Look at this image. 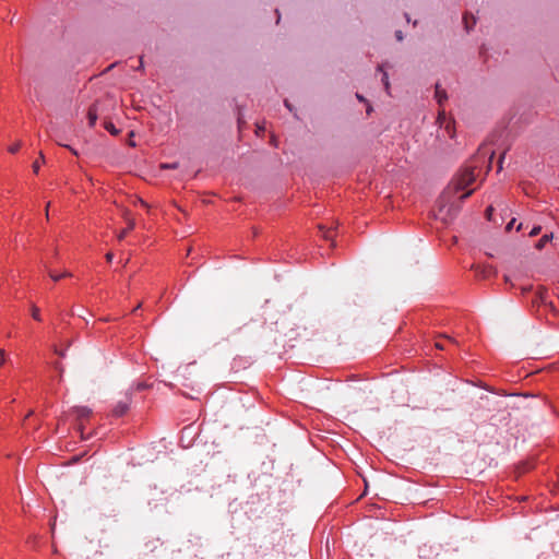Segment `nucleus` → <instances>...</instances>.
<instances>
[{"mask_svg":"<svg viewBox=\"0 0 559 559\" xmlns=\"http://www.w3.org/2000/svg\"><path fill=\"white\" fill-rule=\"evenodd\" d=\"M475 167H465L455 178L454 185L456 190L466 189L469 185H472L475 179Z\"/></svg>","mask_w":559,"mask_h":559,"instance_id":"nucleus-1","label":"nucleus"},{"mask_svg":"<svg viewBox=\"0 0 559 559\" xmlns=\"http://www.w3.org/2000/svg\"><path fill=\"white\" fill-rule=\"evenodd\" d=\"M131 404V393L127 392L120 401L117 402L112 409V415L116 417L123 416L128 411Z\"/></svg>","mask_w":559,"mask_h":559,"instance_id":"nucleus-2","label":"nucleus"},{"mask_svg":"<svg viewBox=\"0 0 559 559\" xmlns=\"http://www.w3.org/2000/svg\"><path fill=\"white\" fill-rule=\"evenodd\" d=\"M73 413L76 419L80 421L79 429L82 430L83 420L87 419L91 416L92 409L86 406H76L73 408Z\"/></svg>","mask_w":559,"mask_h":559,"instance_id":"nucleus-3","label":"nucleus"},{"mask_svg":"<svg viewBox=\"0 0 559 559\" xmlns=\"http://www.w3.org/2000/svg\"><path fill=\"white\" fill-rule=\"evenodd\" d=\"M435 97L439 105H442L443 102L448 99L447 92L444 90H441L439 84H436Z\"/></svg>","mask_w":559,"mask_h":559,"instance_id":"nucleus-4","label":"nucleus"},{"mask_svg":"<svg viewBox=\"0 0 559 559\" xmlns=\"http://www.w3.org/2000/svg\"><path fill=\"white\" fill-rule=\"evenodd\" d=\"M126 219L128 222V227L120 231V234L118 235L119 240H122L127 236L129 230L133 229L135 226V222L133 219L128 218L127 216H126Z\"/></svg>","mask_w":559,"mask_h":559,"instance_id":"nucleus-5","label":"nucleus"},{"mask_svg":"<svg viewBox=\"0 0 559 559\" xmlns=\"http://www.w3.org/2000/svg\"><path fill=\"white\" fill-rule=\"evenodd\" d=\"M87 118H88L90 126L93 127L96 123V120H97V110H96L95 106H92L88 109Z\"/></svg>","mask_w":559,"mask_h":559,"instance_id":"nucleus-6","label":"nucleus"},{"mask_svg":"<svg viewBox=\"0 0 559 559\" xmlns=\"http://www.w3.org/2000/svg\"><path fill=\"white\" fill-rule=\"evenodd\" d=\"M104 127L112 135H118L120 132V130L117 129L111 121H105Z\"/></svg>","mask_w":559,"mask_h":559,"instance_id":"nucleus-7","label":"nucleus"},{"mask_svg":"<svg viewBox=\"0 0 559 559\" xmlns=\"http://www.w3.org/2000/svg\"><path fill=\"white\" fill-rule=\"evenodd\" d=\"M480 155H483L484 157L489 155V166L488 167L490 168V164L493 158L495 152L493 151H485L483 147H480L477 153V156L475 158L478 159L480 157Z\"/></svg>","mask_w":559,"mask_h":559,"instance_id":"nucleus-8","label":"nucleus"},{"mask_svg":"<svg viewBox=\"0 0 559 559\" xmlns=\"http://www.w3.org/2000/svg\"><path fill=\"white\" fill-rule=\"evenodd\" d=\"M552 238V234L550 235H544L539 240L538 242L536 243V248L538 250L543 249L545 247V245Z\"/></svg>","mask_w":559,"mask_h":559,"instance_id":"nucleus-9","label":"nucleus"},{"mask_svg":"<svg viewBox=\"0 0 559 559\" xmlns=\"http://www.w3.org/2000/svg\"><path fill=\"white\" fill-rule=\"evenodd\" d=\"M319 229L321 230L322 236H323L326 240H331V239L333 238L332 233H331V228H325L324 226L319 225Z\"/></svg>","mask_w":559,"mask_h":559,"instance_id":"nucleus-10","label":"nucleus"},{"mask_svg":"<svg viewBox=\"0 0 559 559\" xmlns=\"http://www.w3.org/2000/svg\"><path fill=\"white\" fill-rule=\"evenodd\" d=\"M49 276L53 281H59L60 278H63V277H70V276H72V274L70 272H63L62 274H55L53 272H49Z\"/></svg>","mask_w":559,"mask_h":559,"instance_id":"nucleus-11","label":"nucleus"},{"mask_svg":"<svg viewBox=\"0 0 559 559\" xmlns=\"http://www.w3.org/2000/svg\"><path fill=\"white\" fill-rule=\"evenodd\" d=\"M31 312H32V317H33L36 321H40V320H41L39 309H38L35 305H32V306H31Z\"/></svg>","mask_w":559,"mask_h":559,"instance_id":"nucleus-12","label":"nucleus"},{"mask_svg":"<svg viewBox=\"0 0 559 559\" xmlns=\"http://www.w3.org/2000/svg\"><path fill=\"white\" fill-rule=\"evenodd\" d=\"M382 82L385 87V91L389 93L390 90V83H389V76L386 72H383Z\"/></svg>","mask_w":559,"mask_h":559,"instance_id":"nucleus-13","label":"nucleus"},{"mask_svg":"<svg viewBox=\"0 0 559 559\" xmlns=\"http://www.w3.org/2000/svg\"><path fill=\"white\" fill-rule=\"evenodd\" d=\"M20 147H21V142H16L15 144H13L9 147V152L14 154L20 150Z\"/></svg>","mask_w":559,"mask_h":559,"instance_id":"nucleus-14","label":"nucleus"},{"mask_svg":"<svg viewBox=\"0 0 559 559\" xmlns=\"http://www.w3.org/2000/svg\"><path fill=\"white\" fill-rule=\"evenodd\" d=\"M542 231V227L540 226H535L533 227V229L530 231V237H535L537 236L539 233Z\"/></svg>","mask_w":559,"mask_h":559,"instance_id":"nucleus-15","label":"nucleus"},{"mask_svg":"<svg viewBox=\"0 0 559 559\" xmlns=\"http://www.w3.org/2000/svg\"><path fill=\"white\" fill-rule=\"evenodd\" d=\"M464 22H465V27H466L467 31H469L475 25V20L474 19H473L472 24H469L467 15L464 16Z\"/></svg>","mask_w":559,"mask_h":559,"instance_id":"nucleus-16","label":"nucleus"},{"mask_svg":"<svg viewBox=\"0 0 559 559\" xmlns=\"http://www.w3.org/2000/svg\"><path fill=\"white\" fill-rule=\"evenodd\" d=\"M178 167V164L177 163H173V164H163L162 165V168H166V169H175Z\"/></svg>","mask_w":559,"mask_h":559,"instance_id":"nucleus-17","label":"nucleus"},{"mask_svg":"<svg viewBox=\"0 0 559 559\" xmlns=\"http://www.w3.org/2000/svg\"><path fill=\"white\" fill-rule=\"evenodd\" d=\"M53 367L59 371L61 378L63 372V366L60 362H55Z\"/></svg>","mask_w":559,"mask_h":559,"instance_id":"nucleus-18","label":"nucleus"},{"mask_svg":"<svg viewBox=\"0 0 559 559\" xmlns=\"http://www.w3.org/2000/svg\"><path fill=\"white\" fill-rule=\"evenodd\" d=\"M32 167H33V171H34L35 174H38V171H39V167H40L39 162H38V160L34 162Z\"/></svg>","mask_w":559,"mask_h":559,"instance_id":"nucleus-19","label":"nucleus"},{"mask_svg":"<svg viewBox=\"0 0 559 559\" xmlns=\"http://www.w3.org/2000/svg\"><path fill=\"white\" fill-rule=\"evenodd\" d=\"M514 223H515V218H512V219L508 223V225L506 226V230H507V231H510V230L513 228Z\"/></svg>","mask_w":559,"mask_h":559,"instance_id":"nucleus-20","label":"nucleus"},{"mask_svg":"<svg viewBox=\"0 0 559 559\" xmlns=\"http://www.w3.org/2000/svg\"><path fill=\"white\" fill-rule=\"evenodd\" d=\"M472 193H473V190H469V191L465 192L464 194H462V195L460 197V199H461V200H465V199H467Z\"/></svg>","mask_w":559,"mask_h":559,"instance_id":"nucleus-21","label":"nucleus"},{"mask_svg":"<svg viewBox=\"0 0 559 559\" xmlns=\"http://www.w3.org/2000/svg\"><path fill=\"white\" fill-rule=\"evenodd\" d=\"M503 157H504V153L500 156V159H499V163H498L499 170H501V169H502V160H503Z\"/></svg>","mask_w":559,"mask_h":559,"instance_id":"nucleus-22","label":"nucleus"},{"mask_svg":"<svg viewBox=\"0 0 559 559\" xmlns=\"http://www.w3.org/2000/svg\"><path fill=\"white\" fill-rule=\"evenodd\" d=\"M145 388H146V385L144 383H138L136 384V390L138 391L144 390Z\"/></svg>","mask_w":559,"mask_h":559,"instance_id":"nucleus-23","label":"nucleus"},{"mask_svg":"<svg viewBox=\"0 0 559 559\" xmlns=\"http://www.w3.org/2000/svg\"><path fill=\"white\" fill-rule=\"evenodd\" d=\"M112 258H114V254H112L111 252H108V253L106 254V260H107L108 262H111V261H112Z\"/></svg>","mask_w":559,"mask_h":559,"instance_id":"nucleus-24","label":"nucleus"},{"mask_svg":"<svg viewBox=\"0 0 559 559\" xmlns=\"http://www.w3.org/2000/svg\"><path fill=\"white\" fill-rule=\"evenodd\" d=\"M395 36H396V38H397L399 40H402V39H403V34H402V32H401V31H397V32L395 33Z\"/></svg>","mask_w":559,"mask_h":559,"instance_id":"nucleus-25","label":"nucleus"},{"mask_svg":"<svg viewBox=\"0 0 559 559\" xmlns=\"http://www.w3.org/2000/svg\"><path fill=\"white\" fill-rule=\"evenodd\" d=\"M435 346H436V348H438V349H440V350H443V349H444L443 344H441V343H439V342H437V343L435 344Z\"/></svg>","mask_w":559,"mask_h":559,"instance_id":"nucleus-26","label":"nucleus"},{"mask_svg":"<svg viewBox=\"0 0 559 559\" xmlns=\"http://www.w3.org/2000/svg\"><path fill=\"white\" fill-rule=\"evenodd\" d=\"M491 212H492V207L491 206L486 210V214H487L488 217H490Z\"/></svg>","mask_w":559,"mask_h":559,"instance_id":"nucleus-27","label":"nucleus"},{"mask_svg":"<svg viewBox=\"0 0 559 559\" xmlns=\"http://www.w3.org/2000/svg\"><path fill=\"white\" fill-rule=\"evenodd\" d=\"M142 68H143V59L140 58V60H139V68L138 69H142Z\"/></svg>","mask_w":559,"mask_h":559,"instance_id":"nucleus-28","label":"nucleus"},{"mask_svg":"<svg viewBox=\"0 0 559 559\" xmlns=\"http://www.w3.org/2000/svg\"><path fill=\"white\" fill-rule=\"evenodd\" d=\"M67 147H68V148H69V150L74 154V155H78V152H76L74 148H72V147H70V146H67Z\"/></svg>","mask_w":559,"mask_h":559,"instance_id":"nucleus-29","label":"nucleus"},{"mask_svg":"<svg viewBox=\"0 0 559 559\" xmlns=\"http://www.w3.org/2000/svg\"><path fill=\"white\" fill-rule=\"evenodd\" d=\"M39 157H40V160L44 163L45 162V156H44V154L41 152L39 153Z\"/></svg>","mask_w":559,"mask_h":559,"instance_id":"nucleus-30","label":"nucleus"},{"mask_svg":"<svg viewBox=\"0 0 559 559\" xmlns=\"http://www.w3.org/2000/svg\"><path fill=\"white\" fill-rule=\"evenodd\" d=\"M49 205H50V203H48L47 206H46V216L47 217L49 216V213H48Z\"/></svg>","mask_w":559,"mask_h":559,"instance_id":"nucleus-31","label":"nucleus"},{"mask_svg":"<svg viewBox=\"0 0 559 559\" xmlns=\"http://www.w3.org/2000/svg\"><path fill=\"white\" fill-rule=\"evenodd\" d=\"M56 353H57L58 355H60L61 357H63V356H64V353H63V352H58V350L56 349Z\"/></svg>","mask_w":559,"mask_h":559,"instance_id":"nucleus-32","label":"nucleus"},{"mask_svg":"<svg viewBox=\"0 0 559 559\" xmlns=\"http://www.w3.org/2000/svg\"><path fill=\"white\" fill-rule=\"evenodd\" d=\"M285 106H286L289 110H292V108H290V106H289V104H288V102H287V100H285Z\"/></svg>","mask_w":559,"mask_h":559,"instance_id":"nucleus-33","label":"nucleus"},{"mask_svg":"<svg viewBox=\"0 0 559 559\" xmlns=\"http://www.w3.org/2000/svg\"><path fill=\"white\" fill-rule=\"evenodd\" d=\"M0 356L4 357V350L3 349H0Z\"/></svg>","mask_w":559,"mask_h":559,"instance_id":"nucleus-34","label":"nucleus"},{"mask_svg":"<svg viewBox=\"0 0 559 559\" xmlns=\"http://www.w3.org/2000/svg\"><path fill=\"white\" fill-rule=\"evenodd\" d=\"M522 229V224H519V226L516 227V230H521Z\"/></svg>","mask_w":559,"mask_h":559,"instance_id":"nucleus-35","label":"nucleus"},{"mask_svg":"<svg viewBox=\"0 0 559 559\" xmlns=\"http://www.w3.org/2000/svg\"><path fill=\"white\" fill-rule=\"evenodd\" d=\"M357 98H358L359 100H364L362 96H360V95H357Z\"/></svg>","mask_w":559,"mask_h":559,"instance_id":"nucleus-36","label":"nucleus"},{"mask_svg":"<svg viewBox=\"0 0 559 559\" xmlns=\"http://www.w3.org/2000/svg\"><path fill=\"white\" fill-rule=\"evenodd\" d=\"M378 70L382 72L383 71L382 66H379Z\"/></svg>","mask_w":559,"mask_h":559,"instance_id":"nucleus-37","label":"nucleus"},{"mask_svg":"<svg viewBox=\"0 0 559 559\" xmlns=\"http://www.w3.org/2000/svg\"><path fill=\"white\" fill-rule=\"evenodd\" d=\"M3 361H4V358H3V357H1V359H0V365H1V364H3Z\"/></svg>","mask_w":559,"mask_h":559,"instance_id":"nucleus-38","label":"nucleus"}]
</instances>
